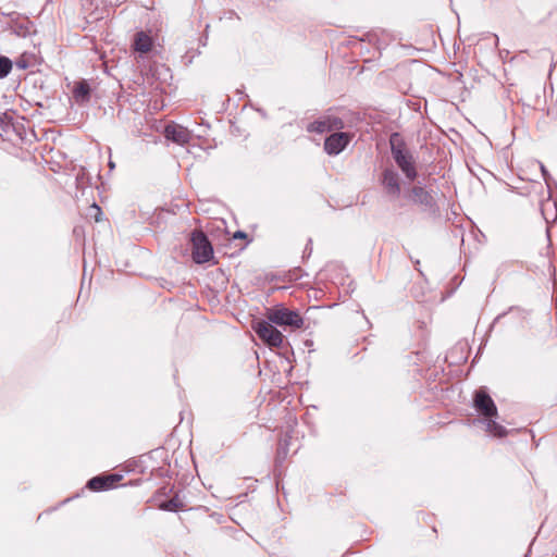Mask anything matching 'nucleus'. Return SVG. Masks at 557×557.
Returning a JSON list of instances; mask_svg holds the SVG:
<instances>
[{
	"label": "nucleus",
	"instance_id": "1a4fd4ad",
	"mask_svg": "<svg viewBox=\"0 0 557 557\" xmlns=\"http://www.w3.org/2000/svg\"><path fill=\"white\" fill-rule=\"evenodd\" d=\"M164 136L166 139L178 145L188 144L191 139L190 132L186 127L175 123H171L165 126Z\"/></svg>",
	"mask_w": 557,
	"mask_h": 557
},
{
	"label": "nucleus",
	"instance_id": "5701e85b",
	"mask_svg": "<svg viewBox=\"0 0 557 557\" xmlns=\"http://www.w3.org/2000/svg\"><path fill=\"white\" fill-rule=\"evenodd\" d=\"M92 208L97 210L98 214L101 213L100 207H98L96 203L92 205Z\"/></svg>",
	"mask_w": 557,
	"mask_h": 557
},
{
	"label": "nucleus",
	"instance_id": "f257e3e1",
	"mask_svg": "<svg viewBox=\"0 0 557 557\" xmlns=\"http://www.w3.org/2000/svg\"><path fill=\"white\" fill-rule=\"evenodd\" d=\"M397 137V134H393L391 137V151L393 159L405 176L409 181H414L418 176L414 158L403 141L396 143Z\"/></svg>",
	"mask_w": 557,
	"mask_h": 557
},
{
	"label": "nucleus",
	"instance_id": "39448f33",
	"mask_svg": "<svg viewBox=\"0 0 557 557\" xmlns=\"http://www.w3.org/2000/svg\"><path fill=\"white\" fill-rule=\"evenodd\" d=\"M473 406L475 410L484 418H496L497 407L484 388H480L475 392L473 398Z\"/></svg>",
	"mask_w": 557,
	"mask_h": 557
},
{
	"label": "nucleus",
	"instance_id": "9d476101",
	"mask_svg": "<svg viewBox=\"0 0 557 557\" xmlns=\"http://www.w3.org/2000/svg\"><path fill=\"white\" fill-rule=\"evenodd\" d=\"M120 479L117 474L97 475L87 482V487L96 492L107 491L112 488Z\"/></svg>",
	"mask_w": 557,
	"mask_h": 557
},
{
	"label": "nucleus",
	"instance_id": "6ab92c4d",
	"mask_svg": "<svg viewBox=\"0 0 557 557\" xmlns=\"http://www.w3.org/2000/svg\"><path fill=\"white\" fill-rule=\"evenodd\" d=\"M15 65L20 70H26L30 66L29 57L27 54H22L16 59Z\"/></svg>",
	"mask_w": 557,
	"mask_h": 557
},
{
	"label": "nucleus",
	"instance_id": "a878e982",
	"mask_svg": "<svg viewBox=\"0 0 557 557\" xmlns=\"http://www.w3.org/2000/svg\"><path fill=\"white\" fill-rule=\"evenodd\" d=\"M305 251H309V253H310V252H312V249H311V248L306 247V248H305Z\"/></svg>",
	"mask_w": 557,
	"mask_h": 557
},
{
	"label": "nucleus",
	"instance_id": "393cba45",
	"mask_svg": "<svg viewBox=\"0 0 557 557\" xmlns=\"http://www.w3.org/2000/svg\"><path fill=\"white\" fill-rule=\"evenodd\" d=\"M305 251H309V253H310V252H312V249H311V248L306 247V248H305Z\"/></svg>",
	"mask_w": 557,
	"mask_h": 557
},
{
	"label": "nucleus",
	"instance_id": "b1692460",
	"mask_svg": "<svg viewBox=\"0 0 557 557\" xmlns=\"http://www.w3.org/2000/svg\"><path fill=\"white\" fill-rule=\"evenodd\" d=\"M305 251H309V253H310V252H312V249H311V248L306 247V248H305Z\"/></svg>",
	"mask_w": 557,
	"mask_h": 557
},
{
	"label": "nucleus",
	"instance_id": "f03ea898",
	"mask_svg": "<svg viewBox=\"0 0 557 557\" xmlns=\"http://www.w3.org/2000/svg\"><path fill=\"white\" fill-rule=\"evenodd\" d=\"M267 319L278 326L295 331L304 326V319L297 310H290L282 305L267 310Z\"/></svg>",
	"mask_w": 557,
	"mask_h": 557
},
{
	"label": "nucleus",
	"instance_id": "dca6fc26",
	"mask_svg": "<svg viewBox=\"0 0 557 557\" xmlns=\"http://www.w3.org/2000/svg\"><path fill=\"white\" fill-rule=\"evenodd\" d=\"M308 132L310 133H319V134H322V133H325V132H329L327 129V125H326V121L324 117L322 119H319L312 123H310L307 127Z\"/></svg>",
	"mask_w": 557,
	"mask_h": 557
},
{
	"label": "nucleus",
	"instance_id": "9b49d317",
	"mask_svg": "<svg viewBox=\"0 0 557 557\" xmlns=\"http://www.w3.org/2000/svg\"><path fill=\"white\" fill-rule=\"evenodd\" d=\"M133 47L137 52L148 53L152 48V39L145 32H138L135 34Z\"/></svg>",
	"mask_w": 557,
	"mask_h": 557
},
{
	"label": "nucleus",
	"instance_id": "f3484780",
	"mask_svg": "<svg viewBox=\"0 0 557 557\" xmlns=\"http://www.w3.org/2000/svg\"><path fill=\"white\" fill-rule=\"evenodd\" d=\"M183 507L182 502L177 496L172 497L168 502H164L160 505V508L165 511H176Z\"/></svg>",
	"mask_w": 557,
	"mask_h": 557
},
{
	"label": "nucleus",
	"instance_id": "ddd939ff",
	"mask_svg": "<svg viewBox=\"0 0 557 557\" xmlns=\"http://www.w3.org/2000/svg\"><path fill=\"white\" fill-rule=\"evenodd\" d=\"M15 131L13 124V116L10 113L0 114V136L4 139H9L11 133Z\"/></svg>",
	"mask_w": 557,
	"mask_h": 557
},
{
	"label": "nucleus",
	"instance_id": "aec40b11",
	"mask_svg": "<svg viewBox=\"0 0 557 557\" xmlns=\"http://www.w3.org/2000/svg\"><path fill=\"white\" fill-rule=\"evenodd\" d=\"M286 446H287V440L286 438L281 440L278 443V448H277L278 457H284L286 455V453H287Z\"/></svg>",
	"mask_w": 557,
	"mask_h": 557
},
{
	"label": "nucleus",
	"instance_id": "412c9836",
	"mask_svg": "<svg viewBox=\"0 0 557 557\" xmlns=\"http://www.w3.org/2000/svg\"><path fill=\"white\" fill-rule=\"evenodd\" d=\"M541 172L543 174V177H544L545 182L547 183L549 174H548V171L546 170V168L542 163H541Z\"/></svg>",
	"mask_w": 557,
	"mask_h": 557
},
{
	"label": "nucleus",
	"instance_id": "a211bd4d",
	"mask_svg": "<svg viewBox=\"0 0 557 557\" xmlns=\"http://www.w3.org/2000/svg\"><path fill=\"white\" fill-rule=\"evenodd\" d=\"M324 119L326 121L329 132L339 131V129L344 128V122L341 117L329 115V116H324Z\"/></svg>",
	"mask_w": 557,
	"mask_h": 557
},
{
	"label": "nucleus",
	"instance_id": "6e6552de",
	"mask_svg": "<svg viewBox=\"0 0 557 557\" xmlns=\"http://www.w3.org/2000/svg\"><path fill=\"white\" fill-rule=\"evenodd\" d=\"M381 183L392 198L396 199L400 195L399 176L394 169L387 168L383 171Z\"/></svg>",
	"mask_w": 557,
	"mask_h": 557
},
{
	"label": "nucleus",
	"instance_id": "7ed1b4c3",
	"mask_svg": "<svg viewBox=\"0 0 557 557\" xmlns=\"http://www.w3.org/2000/svg\"><path fill=\"white\" fill-rule=\"evenodd\" d=\"M193 246V260L202 264L208 262L213 257L212 245L202 231H194L190 237Z\"/></svg>",
	"mask_w": 557,
	"mask_h": 557
},
{
	"label": "nucleus",
	"instance_id": "0eeeda50",
	"mask_svg": "<svg viewBox=\"0 0 557 557\" xmlns=\"http://www.w3.org/2000/svg\"><path fill=\"white\" fill-rule=\"evenodd\" d=\"M412 202L420 205L424 211L435 213L436 202L430 191L425 190L422 186H413L411 189Z\"/></svg>",
	"mask_w": 557,
	"mask_h": 557
},
{
	"label": "nucleus",
	"instance_id": "423d86ee",
	"mask_svg": "<svg viewBox=\"0 0 557 557\" xmlns=\"http://www.w3.org/2000/svg\"><path fill=\"white\" fill-rule=\"evenodd\" d=\"M351 134L335 132L324 140V150L330 156L339 154L350 143Z\"/></svg>",
	"mask_w": 557,
	"mask_h": 557
},
{
	"label": "nucleus",
	"instance_id": "4468645a",
	"mask_svg": "<svg viewBox=\"0 0 557 557\" xmlns=\"http://www.w3.org/2000/svg\"><path fill=\"white\" fill-rule=\"evenodd\" d=\"M486 431L494 436L504 437L507 434V430L498 424L493 418H485Z\"/></svg>",
	"mask_w": 557,
	"mask_h": 557
},
{
	"label": "nucleus",
	"instance_id": "20e7f679",
	"mask_svg": "<svg viewBox=\"0 0 557 557\" xmlns=\"http://www.w3.org/2000/svg\"><path fill=\"white\" fill-rule=\"evenodd\" d=\"M253 330L258 337L269 347H281L283 345V334L269 320L257 321Z\"/></svg>",
	"mask_w": 557,
	"mask_h": 557
},
{
	"label": "nucleus",
	"instance_id": "4be33fe9",
	"mask_svg": "<svg viewBox=\"0 0 557 557\" xmlns=\"http://www.w3.org/2000/svg\"><path fill=\"white\" fill-rule=\"evenodd\" d=\"M246 233L243 232V231H237L235 234H234V238H246Z\"/></svg>",
	"mask_w": 557,
	"mask_h": 557
},
{
	"label": "nucleus",
	"instance_id": "f8f14e48",
	"mask_svg": "<svg viewBox=\"0 0 557 557\" xmlns=\"http://www.w3.org/2000/svg\"><path fill=\"white\" fill-rule=\"evenodd\" d=\"M73 97L77 103H85L90 98V87L87 82L82 81L73 88Z\"/></svg>",
	"mask_w": 557,
	"mask_h": 557
},
{
	"label": "nucleus",
	"instance_id": "2eb2a0df",
	"mask_svg": "<svg viewBox=\"0 0 557 557\" xmlns=\"http://www.w3.org/2000/svg\"><path fill=\"white\" fill-rule=\"evenodd\" d=\"M13 62L5 55H0V79L5 78L12 71Z\"/></svg>",
	"mask_w": 557,
	"mask_h": 557
}]
</instances>
